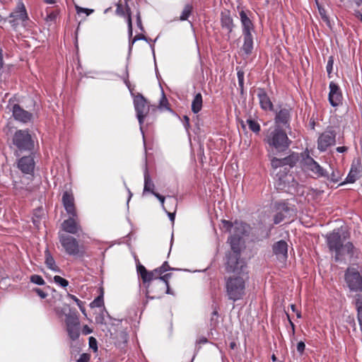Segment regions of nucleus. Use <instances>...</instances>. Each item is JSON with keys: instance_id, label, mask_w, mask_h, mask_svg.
<instances>
[{"instance_id": "obj_17", "label": "nucleus", "mask_w": 362, "mask_h": 362, "mask_svg": "<svg viewBox=\"0 0 362 362\" xmlns=\"http://www.w3.org/2000/svg\"><path fill=\"white\" fill-rule=\"evenodd\" d=\"M62 202L64 209L69 215L75 216L76 214L74 198L71 192H64L62 196Z\"/></svg>"}, {"instance_id": "obj_7", "label": "nucleus", "mask_w": 362, "mask_h": 362, "mask_svg": "<svg viewBox=\"0 0 362 362\" xmlns=\"http://www.w3.org/2000/svg\"><path fill=\"white\" fill-rule=\"evenodd\" d=\"M134 108L136 112V117L139 120L140 125V130L144 139V134L143 132L142 124L144 119L149 111V108L147 105L146 100L144 96L141 94H138L134 98Z\"/></svg>"}, {"instance_id": "obj_60", "label": "nucleus", "mask_w": 362, "mask_h": 362, "mask_svg": "<svg viewBox=\"0 0 362 362\" xmlns=\"http://www.w3.org/2000/svg\"><path fill=\"white\" fill-rule=\"evenodd\" d=\"M165 212L167 213V214L169 216L170 220L172 221V223H174L175 214L174 212L171 213V212H168L167 211Z\"/></svg>"}, {"instance_id": "obj_9", "label": "nucleus", "mask_w": 362, "mask_h": 362, "mask_svg": "<svg viewBox=\"0 0 362 362\" xmlns=\"http://www.w3.org/2000/svg\"><path fill=\"white\" fill-rule=\"evenodd\" d=\"M61 228L62 230L59 232L69 235H78L81 232L82 227L80 224L77 213L75 216L69 215V217L62 223Z\"/></svg>"}, {"instance_id": "obj_59", "label": "nucleus", "mask_w": 362, "mask_h": 362, "mask_svg": "<svg viewBox=\"0 0 362 362\" xmlns=\"http://www.w3.org/2000/svg\"><path fill=\"white\" fill-rule=\"evenodd\" d=\"M68 297L73 300L77 305L80 304L82 301L80 300L76 296H74V295H71V294H69L68 295Z\"/></svg>"}, {"instance_id": "obj_6", "label": "nucleus", "mask_w": 362, "mask_h": 362, "mask_svg": "<svg viewBox=\"0 0 362 362\" xmlns=\"http://www.w3.org/2000/svg\"><path fill=\"white\" fill-rule=\"evenodd\" d=\"M58 239L62 250L66 255L78 256L81 253V247L76 238L69 234L59 232Z\"/></svg>"}, {"instance_id": "obj_47", "label": "nucleus", "mask_w": 362, "mask_h": 362, "mask_svg": "<svg viewBox=\"0 0 362 362\" xmlns=\"http://www.w3.org/2000/svg\"><path fill=\"white\" fill-rule=\"evenodd\" d=\"M138 40H144V41H147V37H146V36H144V35H142V34L136 35L134 37V39H133L132 42L130 43L129 49H131V48H132V46L133 45V44H134L135 42L138 41Z\"/></svg>"}, {"instance_id": "obj_48", "label": "nucleus", "mask_w": 362, "mask_h": 362, "mask_svg": "<svg viewBox=\"0 0 362 362\" xmlns=\"http://www.w3.org/2000/svg\"><path fill=\"white\" fill-rule=\"evenodd\" d=\"M153 195L160 201V204H161V206L163 208V209L166 211V209L165 208V206H164V202H165V197L160 195V194L157 193V192H155L153 194Z\"/></svg>"}, {"instance_id": "obj_25", "label": "nucleus", "mask_w": 362, "mask_h": 362, "mask_svg": "<svg viewBox=\"0 0 362 362\" xmlns=\"http://www.w3.org/2000/svg\"><path fill=\"white\" fill-rule=\"evenodd\" d=\"M170 277L171 274H165L162 277H160V280L153 283V286L159 287L160 290H163L165 288H166V293L173 294V291L169 287L168 280Z\"/></svg>"}, {"instance_id": "obj_58", "label": "nucleus", "mask_w": 362, "mask_h": 362, "mask_svg": "<svg viewBox=\"0 0 362 362\" xmlns=\"http://www.w3.org/2000/svg\"><path fill=\"white\" fill-rule=\"evenodd\" d=\"M93 332V330L88 326V325H84L82 328V333L84 335H87V334H90L91 332Z\"/></svg>"}, {"instance_id": "obj_56", "label": "nucleus", "mask_w": 362, "mask_h": 362, "mask_svg": "<svg viewBox=\"0 0 362 362\" xmlns=\"http://www.w3.org/2000/svg\"><path fill=\"white\" fill-rule=\"evenodd\" d=\"M116 13L119 16H124V11L121 4L117 5Z\"/></svg>"}, {"instance_id": "obj_55", "label": "nucleus", "mask_w": 362, "mask_h": 362, "mask_svg": "<svg viewBox=\"0 0 362 362\" xmlns=\"http://www.w3.org/2000/svg\"><path fill=\"white\" fill-rule=\"evenodd\" d=\"M238 83L240 88L243 87V81H244V76L243 73L238 71Z\"/></svg>"}, {"instance_id": "obj_34", "label": "nucleus", "mask_w": 362, "mask_h": 362, "mask_svg": "<svg viewBox=\"0 0 362 362\" xmlns=\"http://www.w3.org/2000/svg\"><path fill=\"white\" fill-rule=\"evenodd\" d=\"M359 171L356 168H351L345 181L341 185H344L345 183H354L359 178Z\"/></svg>"}, {"instance_id": "obj_4", "label": "nucleus", "mask_w": 362, "mask_h": 362, "mask_svg": "<svg viewBox=\"0 0 362 362\" xmlns=\"http://www.w3.org/2000/svg\"><path fill=\"white\" fill-rule=\"evenodd\" d=\"M170 269H172L170 267L168 262H165L161 267L148 272L144 266L138 262L136 264V271L145 286L146 298L150 297V293L152 291V289H151L150 287L151 286H153V283L160 280V277L163 276L162 274Z\"/></svg>"}, {"instance_id": "obj_18", "label": "nucleus", "mask_w": 362, "mask_h": 362, "mask_svg": "<svg viewBox=\"0 0 362 362\" xmlns=\"http://www.w3.org/2000/svg\"><path fill=\"white\" fill-rule=\"evenodd\" d=\"M257 97L259 98V105L264 110H273V103H272L269 95L263 88L257 89Z\"/></svg>"}, {"instance_id": "obj_41", "label": "nucleus", "mask_w": 362, "mask_h": 362, "mask_svg": "<svg viewBox=\"0 0 362 362\" xmlns=\"http://www.w3.org/2000/svg\"><path fill=\"white\" fill-rule=\"evenodd\" d=\"M333 64H334V59L332 57H329L327 66H326V70L327 72V75L329 78L332 77V73L333 71Z\"/></svg>"}, {"instance_id": "obj_1", "label": "nucleus", "mask_w": 362, "mask_h": 362, "mask_svg": "<svg viewBox=\"0 0 362 362\" xmlns=\"http://www.w3.org/2000/svg\"><path fill=\"white\" fill-rule=\"evenodd\" d=\"M235 270L230 269L226 266L228 272L233 273L226 279V293L228 300L235 302L241 300L246 294V284L249 281V274L247 265L240 267L235 266Z\"/></svg>"}, {"instance_id": "obj_46", "label": "nucleus", "mask_w": 362, "mask_h": 362, "mask_svg": "<svg viewBox=\"0 0 362 362\" xmlns=\"http://www.w3.org/2000/svg\"><path fill=\"white\" fill-rule=\"evenodd\" d=\"M127 24H128V34L129 37L132 36V23L129 9H127Z\"/></svg>"}, {"instance_id": "obj_20", "label": "nucleus", "mask_w": 362, "mask_h": 362, "mask_svg": "<svg viewBox=\"0 0 362 362\" xmlns=\"http://www.w3.org/2000/svg\"><path fill=\"white\" fill-rule=\"evenodd\" d=\"M18 166L24 173H32L35 168V162L32 156H24L18 160Z\"/></svg>"}, {"instance_id": "obj_31", "label": "nucleus", "mask_w": 362, "mask_h": 362, "mask_svg": "<svg viewBox=\"0 0 362 362\" xmlns=\"http://www.w3.org/2000/svg\"><path fill=\"white\" fill-rule=\"evenodd\" d=\"M45 264H46L47 267L49 269H51L55 272H59L60 271V269L58 267V266H57L54 259L53 258V257L52 256V255L50 254V252L48 250H45Z\"/></svg>"}, {"instance_id": "obj_22", "label": "nucleus", "mask_w": 362, "mask_h": 362, "mask_svg": "<svg viewBox=\"0 0 362 362\" xmlns=\"http://www.w3.org/2000/svg\"><path fill=\"white\" fill-rule=\"evenodd\" d=\"M10 17L13 18L15 21H25L28 19V14L23 2L18 3L16 10L10 14Z\"/></svg>"}, {"instance_id": "obj_61", "label": "nucleus", "mask_w": 362, "mask_h": 362, "mask_svg": "<svg viewBox=\"0 0 362 362\" xmlns=\"http://www.w3.org/2000/svg\"><path fill=\"white\" fill-rule=\"evenodd\" d=\"M76 9L78 14L81 13H84L85 11H88V8H82L78 6H76Z\"/></svg>"}, {"instance_id": "obj_50", "label": "nucleus", "mask_w": 362, "mask_h": 362, "mask_svg": "<svg viewBox=\"0 0 362 362\" xmlns=\"http://www.w3.org/2000/svg\"><path fill=\"white\" fill-rule=\"evenodd\" d=\"M297 351L300 354H302L304 351H305V344L303 341H299L297 344Z\"/></svg>"}, {"instance_id": "obj_26", "label": "nucleus", "mask_w": 362, "mask_h": 362, "mask_svg": "<svg viewBox=\"0 0 362 362\" xmlns=\"http://www.w3.org/2000/svg\"><path fill=\"white\" fill-rule=\"evenodd\" d=\"M154 183L152 181L151 176L148 172L147 167H145L144 170V186L143 194H144L146 192H151L153 194L156 192L154 191Z\"/></svg>"}, {"instance_id": "obj_5", "label": "nucleus", "mask_w": 362, "mask_h": 362, "mask_svg": "<svg viewBox=\"0 0 362 362\" xmlns=\"http://www.w3.org/2000/svg\"><path fill=\"white\" fill-rule=\"evenodd\" d=\"M241 238H242L231 235L228 239V242L231 247V252H230L227 255L226 266H228L230 269L232 270H235V266L237 265H240V267L247 265L245 260L240 258Z\"/></svg>"}, {"instance_id": "obj_40", "label": "nucleus", "mask_w": 362, "mask_h": 362, "mask_svg": "<svg viewBox=\"0 0 362 362\" xmlns=\"http://www.w3.org/2000/svg\"><path fill=\"white\" fill-rule=\"evenodd\" d=\"M54 281L61 286L62 287L64 288L68 286L69 282L66 279L61 277L60 276H54Z\"/></svg>"}, {"instance_id": "obj_2", "label": "nucleus", "mask_w": 362, "mask_h": 362, "mask_svg": "<svg viewBox=\"0 0 362 362\" xmlns=\"http://www.w3.org/2000/svg\"><path fill=\"white\" fill-rule=\"evenodd\" d=\"M326 241L329 250L334 253L336 262L341 261L346 255L349 258H358L360 250L355 247L352 243H344L339 228L334 229L332 233L326 235Z\"/></svg>"}, {"instance_id": "obj_30", "label": "nucleus", "mask_w": 362, "mask_h": 362, "mask_svg": "<svg viewBox=\"0 0 362 362\" xmlns=\"http://www.w3.org/2000/svg\"><path fill=\"white\" fill-rule=\"evenodd\" d=\"M276 210L284 215H287V217L291 216L294 212L293 208L285 202L278 203L276 204Z\"/></svg>"}, {"instance_id": "obj_12", "label": "nucleus", "mask_w": 362, "mask_h": 362, "mask_svg": "<svg viewBox=\"0 0 362 362\" xmlns=\"http://www.w3.org/2000/svg\"><path fill=\"white\" fill-rule=\"evenodd\" d=\"M303 168L317 177H327V173L313 158L308 156L303 159Z\"/></svg>"}, {"instance_id": "obj_53", "label": "nucleus", "mask_w": 362, "mask_h": 362, "mask_svg": "<svg viewBox=\"0 0 362 362\" xmlns=\"http://www.w3.org/2000/svg\"><path fill=\"white\" fill-rule=\"evenodd\" d=\"M89 360L90 356L88 354H82L77 360V362H88Z\"/></svg>"}, {"instance_id": "obj_52", "label": "nucleus", "mask_w": 362, "mask_h": 362, "mask_svg": "<svg viewBox=\"0 0 362 362\" xmlns=\"http://www.w3.org/2000/svg\"><path fill=\"white\" fill-rule=\"evenodd\" d=\"M318 10H319V13L322 17V18L325 21H328V17L326 15V11L325 8H322L321 6H318Z\"/></svg>"}, {"instance_id": "obj_10", "label": "nucleus", "mask_w": 362, "mask_h": 362, "mask_svg": "<svg viewBox=\"0 0 362 362\" xmlns=\"http://www.w3.org/2000/svg\"><path fill=\"white\" fill-rule=\"evenodd\" d=\"M345 279L350 290L362 291V277L354 268H349L345 274Z\"/></svg>"}, {"instance_id": "obj_28", "label": "nucleus", "mask_w": 362, "mask_h": 362, "mask_svg": "<svg viewBox=\"0 0 362 362\" xmlns=\"http://www.w3.org/2000/svg\"><path fill=\"white\" fill-rule=\"evenodd\" d=\"M203 98L200 93H196L192 101L191 109L193 113L197 114L202 108Z\"/></svg>"}, {"instance_id": "obj_29", "label": "nucleus", "mask_w": 362, "mask_h": 362, "mask_svg": "<svg viewBox=\"0 0 362 362\" xmlns=\"http://www.w3.org/2000/svg\"><path fill=\"white\" fill-rule=\"evenodd\" d=\"M244 42L242 49L244 53L249 55L252 53L253 49V37L252 34L243 35Z\"/></svg>"}, {"instance_id": "obj_23", "label": "nucleus", "mask_w": 362, "mask_h": 362, "mask_svg": "<svg viewBox=\"0 0 362 362\" xmlns=\"http://www.w3.org/2000/svg\"><path fill=\"white\" fill-rule=\"evenodd\" d=\"M274 253L279 257L287 258L288 245L284 240H279L273 246Z\"/></svg>"}, {"instance_id": "obj_19", "label": "nucleus", "mask_w": 362, "mask_h": 362, "mask_svg": "<svg viewBox=\"0 0 362 362\" xmlns=\"http://www.w3.org/2000/svg\"><path fill=\"white\" fill-rule=\"evenodd\" d=\"M114 344L119 349H124L128 341V334L125 330H118L111 333Z\"/></svg>"}, {"instance_id": "obj_36", "label": "nucleus", "mask_w": 362, "mask_h": 362, "mask_svg": "<svg viewBox=\"0 0 362 362\" xmlns=\"http://www.w3.org/2000/svg\"><path fill=\"white\" fill-rule=\"evenodd\" d=\"M192 11V6L190 4L185 5V6L184 7V9L182 12V14L180 16V21H183L187 20V18L190 16Z\"/></svg>"}, {"instance_id": "obj_24", "label": "nucleus", "mask_w": 362, "mask_h": 362, "mask_svg": "<svg viewBox=\"0 0 362 362\" xmlns=\"http://www.w3.org/2000/svg\"><path fill=\"white\" fill-rule=\"evenodd\" d=\"M221 26L223 29L228 30V33H230L233 31L234 25L233 21L229 11L222 12L221 14Z\"/></svg>"}, {"instance_id": "obj_62", "label": "nucleus", "mask_w": 362, "mask_h": 362, "mask_svg": "<svg viewBox=\"0 0 362 362\" xmlns=\"http://www.w3.org/2000/svg\"><path fill=\"white\" fill-rule=\"evenodd\" d=\"M356 18H357L358 20H360L362 22V13L359 11H355L354 13Z\"/></svg>"}, {"instance_id": "obj_8", "label": "nucleus", "mask_w": 362, "mask_h": 362, "mask_svg": "<svg viewBox=\"0 0 362 362\" xmlns=\"http://www.w3.org/2000/svg\"><path fill=\"white\" fill-rule=\"evenodd\" d=\"M13 144L21 151L30 150L33 147V141L28 131L18 130L13 136Z\"/></svg>"}, {"instance_id": "obj_54", "label": "nucleus", "mask_w": 362, "mask_h": 362, "mask_svg": "<svg viewBox=\"0 0 362 362\" xmlns=\"http://www.w3.org/2000/svg\"><path fill=\"white\" fill-rule=\"evenodd\" d=\"M136 24H137L138 28L141 31L144 30V28L143 25H142V22H141V16H140V13L139 12H138L137 14H136Z\"/></svg>"}, {"instance_id": "obj_37", "label": "nucleus", "mask_w": 362, "mask_h": 362, "mask_svg": "<svg viewBox=\"0 0 362 362\" xmlns=\"http://www.w3.org/2000/svg\"><path fill=\"white\" fill-rule=\"evenodd\" d=\"M159 108L161 110H170V108L168 107V101L164 94L163 90H162V97L160 100Z\"/></svg>"}, {"instance_id": "obj_57", "label": "nucleus", "mask_w": 362, "mask_h": 362, "mask_svg": "<svg viewBox=\"0 0 362 362\" xmlns=\"http://www.w3.org/2000/svg\"><path fill=\"white\" fill-rule=\"evenodd\" d=\"M183 125L186 130H188V129L189 128V119L186 115L183 117Z\"/></svg>"}, {"instance_id": "obj_38", "label": "nucleus", "mask_w": 362, "mask_h": 362, "mask_svg": "<svg viewBox=\"0 0 362 362\" xmlns=\"http://www.w3.org/2000/svg\"><path fill=\"white\" fill-rule=\"evenodd\" d=\"M151 289H152V291L150 293V297L148 298L150 299H154L157 298H160L159 293L160 291H162L163 290H160V288L156 286H151Z\"/></svg>"}, {"instance_id": "obj_64", "label": "nucleus", "mask_w": 362, "mask_h": 362, "mask_svg": "<svg viewBox=\"0 0 362 362\" xmlns=\"http://www.w3.org/2000/svg\"><path fill=\"white\" fill-rule=\"evenodd\" d=\"M347 150V148L345 147V146H339L337 148V151L339 152V153H344Z\"/></svg>"}, {"instance_id": "obj_11", "label": "nucleus", "mask_w": 362, "mask_h": 362, "mask_svg": "<svg viewBox=\"0 0 362 362\" xmlns=\"http://www.w3.org/2000/svg\"><path fill=\"white\" fill-rule=\"evenodd\" d=\"M6 109L12 112L13 117L17 121L23 123H27L32 120L33 114L23 110L18 104H14L9 100Z\"/></svg>"}, {"instance_id": "obj_45", "label": "nucleus", "mask_w": 362, "mask_h": 362, "mask_svg": "<svg viewBox=\"0 0 362 362\" xmlns=\"http://www.w3.org/2000/svg\"><path fill=\"white\" fill-rule=\"evenodd\" d=\"M286 217H287V215H284V214H282L281 212H279L278 211L276 214L274 216V223L275 224H279Z\"/></svg>"}, {"instance_id": "obj_15", "label": "nucleus", "mask_w": 362, "mask_h": 362, "mask_svg": "<svg viewBox=\"0 0 362 362\" xmlns=\"http://www.w3.org/2000/svg\"><path fill=\"white\" fill-rule=\"evenodd\" d=\"M66 331L69 338L75 341L76 340L80 334L79 332V323L77 319L67 317L66 319Z\"/></svg>"}, {"instance_id": "obj_39", "label": "nucleus", "mask_w": 362, "mask_h": 362, "mask_svg": "<svg viewBox=\"0 0 362 362\" xmlns=\"http://www.w3.org/2000/svg\"><path fill=\"white\" fill-rule=\"evenodd\" d=\"M30 281L37 285H43L45 283L42 276L37 274L30 276Z\"/></svg>"}, {"instance_id": "obj_63", "label": "nucleus", "mask_w": 362, "mask_h": 362, "mask_svg": "<svg viewBox=\"0 0 362 362\" xmlns=\"http://www.w3.org/2000/svg\"><path fill=\"white\" fill-rule=\"evenodd\" d=\"M80 309V310L84 314L86 315V309H85V307L83 305V303L81 302L80 304L77 305Z\"/></svg>"}, {"instance_id": "obj_49", "label": "nucleus", "mask_w": 362, "mask_h": 362, "mask_svg": "<svg viewBox=\"0 0 362 362\" xmlns=\"http://www.w3.org/2000/svg\"><path fill=\"white\" fill-rule=\"evenodd\" d=\"M58 13L55 11L50 12L47 14L46 20L47 21H54L57 18Z\"/></svg>"}, {"instance_id": "obj_27", "label": "nucleus", "mask_w": 362, "mask_h": 362, "mask_svg": "<svg viewBox=\"0 0 362 362\" xmlns=\"http://www.w3.org/2000/svg\"><path fill=\"white\" fill-rule=\"evenodd\" d=\"M248 226L242 222L235 221L234 222V227L232 232L233 235H235L236 237L242 238L243 235H245L247 231Z\"/></svg>"}, {"instance_id": "obj_42", "label": "nucleus", "mask_w": 362, "mask_h": 362, "mask_svg": "<svg viewBox=\"0 0 362 362\" xmlns=\"http://www.w3.org/2000/svg\"><path fill=\"white\" fill-rule=\"evenodd\" d=\"M326 177L328 180H329L330 181H332V182L337 183L339 180L340 173L339 171H337V172L332 171V173L330 175H329V174L327 173V176Z\"/></svg>"}, {"instance_id": "obj_3", "label": "nucleus", "mask_w": 362, "mask_h": 362, "mask_svg": "<svg viewBox=\"0 0 362 362\" xmlns=\"http://www.w3.org/2000/svg\"><path fill=\"white\" fill-rule=\"evenodd\" d=\"M264 142L268 151L277 153L286 151L291 144L286 132L279 125H274L267 130Z\"/></svg>"}, {"instance_id": "obj_13", "label": "nucleus", "mask_w": 362, "mask_h": 362, "mask_svg": "<svg viewBox=\"0 0 362 362\" xmlns=\"http://www.w3.org/2000/svg\"><path fill=\"white\" fill-rule=\"evenodd\" d=\"M329 93L328 100L332 107H338L342 103V93L339 86L334 82L331 81L329 84Z\"/></svg>"}, {"instance_id": "obj_51", "label": "nucleus", "mask_w": 362, "mask_h": 362, "mask_svg": "<svg viewBox=\"0 0 362 362\" xmlns=\"http://www.w3.org/2000/svg\"><path fill=\"white\" fill-rule=\"evenodd\" d=\"M33 291H35L41 298L44 299L47 296V293L43 291L42 289L36 288L33 289Z\"/></svg>"}, {"instance_id": "obj_14", "label": "nucleus", "mask_w": 362, "mask_h": 362, "mask_svg": "<svg viewBox=\"0 0 362 362\" xmlns=\"http://www.w3.org/2000/svg\"><path fill=\"white\" fill-rule=\"evenodd\" d=\"M335 134L332 131L323 132L318 138L317 148L320 151H325L329 146L335 144Z\"/></svg>"}, {"instance_id": "obj_21", "label": "nucleus", "mask_w": 362, "mask_h": 362, "mask_svg": "<svg viewBox=\"0 0 362 362\" xmlns=\"http://www.w3.org/2000/svg\"><path fill=\"white\" fill-rule=\"evenodd\" d=\"M239 14L243 28V35L252 34V31L254 30V25L252 21L247 16L245 11L242 10Z\"/></svg>"}, {"instance_id": "obj_16", "label": "nucleus", "mask_w": 362, "mask_h": 362, "mask_svg": "<svg viewBox=\"0 0 362 362\" xmlns=\"http://www.w3.org/2000/svg\"><path fill=\"white\" fill-rule=\"evenodd\" d=\"M291 119V109L288 107H283L276 112L274 118V125L281 124L288 127Z\"/></svg>"}, {"instance_id": "obj_43", "label": "nucleus", "mask_w": 362, "mask_h": 362, "mask_svg": "<svg viewBox=\"0 0 362 362\" xmlns=\"http://www.w3.org/2000/svg\"><path fill=\"white\" fill-rule=\"evenodd\" d=\"M88 344L90 349H92L94 352L98 351V341L95 337H90L88 339Z\"/></svg>"}, {"instance_id": "obj_33", "label": "nucleus", "mask_w": 362, "mask_h": 362, "mask_svg": "<svg viewBox=\"0 0 362 362\" xmlns=\"http://www.w3.org/2000/svg\"><path fill=\"white\" fill-rule=\"evenodd\" d=\"M356 308L357 310V319L362 331V296H358L355 301Z\"/></svg>"}, {"instance_id": "obj_35", "label": "nucleus", "mask_w": 362, "mask_h": 362, "mask_svg": "<svg viewBox=\"0 0 362 362\" xmlns=\"http://www.w3.org/2000/svg\"><path fill=\"white\" fill-rule=\"evenodd\" d=\"M246 122L248 125L249 129L252 132H253L254 133H256V134L259 132L260 125L257 121L252 119H247Z\"/></svg>"}, {"instance_id": "obj_44", "label": "nucleus", "mask_w": 362, "mask_h": 362, "mask_svg": "<svg viewBox=\"0 0 362 362\" xmlns=\"http://www.w3.org/2000/svg\"><path fill=\"white\" fill-rule=\"evenodd\" d=\"M223 228L226 229V230L229 231L232 233L233 227H234V223H232L229 221L223 220L222 221Z\"/></svg>"}, {"instance_id": "obj_32", "label": "nucleus", "mask_w": 362, "mask_h": 362, "mask_svg": "<svg viewBox=\"0 0 362 362\" xmlns=\"http://www.w3.org/2000/svg\"><path fill=\"white\" fill-rule=\"evenodd\" d=\"M290 160H291L290 157H286V158H284L282 159L277 158L276 157H273L271 159V164L274 168H277L279 167L284 166L286 165H291V164L290 163Z\"/></svg>"}]
</instances>
